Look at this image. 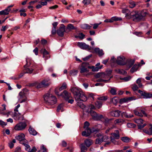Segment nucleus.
Masks as SVG:
<instances>
[{
    "label": "nucleus",
    "instance_id": "nucleus-1",
    "mask_svg": "<svg viewBox=\"0 0 152 152\" xmlns=\"http://www.w3.org/2000/svg\"><path fill=\"white\" fill-rule=\"evenodd\" d=\"M71 91L74 95L76 101H86L87 98L82 90L77 87H73L71 89Z\"/></svg>",
    "mask_w": 152,
    "mask_h": 152
},
{
    "label": "nucleus",
    "instance_id": "nucleus-2",
    "mask_svg": "<svg viewBox=\"0 0 152 152\" xmlns=\"http://www.w3.org/2000/svg\"><path fill=\"white\" fill-rule=\"evenodd\" d=\"M44 98L46 104L48 105H54L57 101L55 96L49 93L45 94L44 96Z\"/></svg>",
    "mask_w": 152,
    "mask_h": 152
},
{
    "label": "nucleus",
    "instance_id": "nucleus-3",
    "mask_svg": "<svg viewBox=\"0 0 152 152\" xmlns=\"http://www.w3.org/2000/svg\"><path fill=\"white\" fill-rule=\"evenodd\" d=\"M137 11H132L131 12H129L127 14H126L125 17L127 19L132 18L133 20L135 22H138L137 20Z\"/></svg>",
    "mask_w": 152,
    "mask_h": 152
},
{
    "label": "nucleus",
    "instance_id": "nucleus-4",
    "mask_svg": "<svg viewBox=\"0 0 152 152\" xmlns=\"http://www.w3.org/2000/svg\"><path fill=\"white\" fill-rule=\"evenodd\" d=\"M51 83V82L49 79L44 80L39 83H38L37 82L36 83L35 86L37 88H40L43 87L48 86Z\"/></svg>",
    "mask_w": 152,
    "mask_h": 152
},
{
    "label": "nucleus",
    "instance_id": "nucleus-5",
    "mask_svg": "<svg viewBox=\"0 0 152 152\" xmlns=\"http://www.w3.org/2000/svg\"><path fill=\"white\" fill-rule=\"evenodd\" d=\"M148 14V11L146 10H144L140 11H137V20L139 21L142 20L143 18Z\"/></svg>",
    "mask_w": 152,
    "mask_h": 152
},
{
    "label": "nucleus",
    "instance_id": "nucleus-6",
    "mask_svg": "<svg viewBox=\"0 0 152 152\" xmlns=\"http://www.w3.org/2000/svg\"><path fill=\"white\" fill-rule=\"evenodd\" d=\"M26 64L24 65L25 69L24 71L25 73L31 74L34 70V68L32 66H30L29 64L27 62V59H26Z\"/></svg>",
    "mask_w": 152,
    "mask_h": 152
},
{
    "label": "nucleus",
    "instance_id": "nucleus-7",
    "mask_svg": "<svg viewBox=\"0 0 152 152\" xmlns=\"http://www.w3.org/2000/svg\"><path fill=\"white\" fill-rule=\"evenodd\" d=\"M27 124L25 122H21L17 124L15 127V129L17 131L21 130L24 129Z\"/></svg>",
    "mask_w": 152,
    "mask_h": 152
},
{
    "label": "nucleus",
    "instance_id": "nucleus-8",
    "mask_svg": "<svg viewBox=\"0 0 152 152\" xmlns=\"http://www.w3.org/2000/svg\"><path fill=\"white\" fill-rule=\"evenodd\" d=\"M90 114L93 119L95 120H100L103 118L102 115L97 114L96 112L92 110L90 111Z\"/></svg>",
    "mask_w": 152,
    "mask_h": 152
},
{
    "label": "nucleus",
    "instance_id": "nucleus-9",
    "mask_svg": "<svg viewBox=\"0 0 152 152\" xmlns=\"http://www.w3.org/2000/svg\"><path fill=\"white\" fill-rule=\"evenodd\" d=\"M65 31V26L64 24H62L59 29L57 30V33L59 36L63 37L64 35Z\"/></svg>",
    "mask_w": 152,
    "mask_h": 152
},
{
    "label": "nucleus",
    "instance_id": "nucleus-10",
    "mask_svg": "<svg viewBox=\"0 0 152 152\" xmlns=\"http://www.w3.org/2000/svg\"><path fill=\"white\" fill-rule=\"evenodd\" d=\"M77 45L80 48L83 49L91 50V48L85 43L78 42Z\"/></svg>",
    "mask_w": 152,
    "mask_h": 152
},
{
    "label": "nucleus",
    "instance_id": "nucleus-11",
    "mask_svg": "<svg viewBox=\"0 0 152 152\" xmlns=\"http://www.w3.org/2000/svg\"><path fill=\"white\" fill-rule=\"evenodd\" d=\"M25 135L23 134H21L18 136H16L15 138L19 141L20 143L22 144L25 141V140H26L25 139Z\"/></svg>",
    "mask_w": 152,
    "mask_h": 152
},
{
    "label": "nucleus",
    "instance_id": "nucleus-12",
    "mask_svg": "<svg viewBox=\"0 0 152 152\" xmlns=\"http://www.w3.org/2000/svg\"><path fill=\"white\" fill-rule=\"evenodd\" d=\"M60 95L64 97L66 100L72 98L70 94L68 93L65 90L61 93Z\"/></svg>",
    "mask_w": 152,
    "mask_h": 152
},
{
    "label": "nucleus",
    "instance_id": "nucleus-13",
    "mask_svg": "<svg viewBox=\"0 0 152 152\" xmlns=\"http://www.w3.org/2000/svg\"><path fill=\"white\" fill-rule=\"evenodd\" d=\"M125 58L124 56H119L117 57V60L116 61L117 64L120 65H124L125 64Z\"/></svg>",
    "mask_w": 152,
    "mask_h": 152
},
{
    "label": "nucleus",
    "instance_id": "nucleus-14",
    "mask_svg": "<svg viewBox=\"0 0 152 152\" xmlns=\"http://www.w3.org/2000/svg\"><path fill=\"white\" fill-rule=\"evenodd\" d=\"M88 65V63L86 62H83L82 63L81 68L80 69V72L81 73L87 72L86 67Z\"/></svg>",
    "mask_w": 152,
    "mask_h": 152
},
{
    "label": "nucleus",
    "instance_id": "nucleus-15",
    "mask_svg": "<svg viewBox=\"0 0 152 152\" xmlns=\"http://www.w3.org/2000/svg\"><path fill=\"white\" fill-rule=\"evenodd\" d=\"M100 65V63H97L95 66H92L91 67V68L92 69V70L93 72H97L99 71V70L101 69L102 67H103L102 65H101V66H99Z\"/></svg>",
    "mask_w": 152,
    "mask_h": 152
},
{
    "label": "nucleus",
    "instance_id": "nucleus-16",
    "mask_svg": "<svg viewBox=\"0 0 152 152\" xmlns=\"http://www.w3.org/2000/svg\"><path fill=\"white\" fill-rule=\"evenodd\" d=\"M120 113V111L118 110H115L112 111L110 112V114L112 116L118 117L119 116Z\"/></svg>",
    "mask_w": 152,
    "mask_h": 152
},
{
    "label": "nucleus",
    "instance_id": "nucleus-17",
    "mask_svg": "<svg viewBox=\"0 0 152 152\" xmlns=\"http://www.w3.org/2000/svg\"><path fill=\"white\" fill-rule=\"evenodd\" d=\"M97 138L95 140V144H100L102 142V140L101 138V134L99 133L96 135Z\"/></svg>",
    "mask_w": 152,
    "mask_h": 152
},
{
    "label": "nucleus",
    "instance_id": "nucleus-18",
    "mask_svg": "<svg viewBox=\"0 0 152 152\" xmlns=\"http://www.w3.org/2000/svg\"><path fill=\"white\" fill-rule=\"evenodd\" d=\"M125 122V120L122 119L118 118L115 120L114 122V124L116 125H121Z\"/></svg>",
    "mask_w": 152,
    "mask_h": 152
},
{
    "label": "nucleus",
    "instance_id": "nucleus-19",
    "mask_svg": "<svg viewBox=\"0 0 152 152\" xmlns=\"http://www.w3.org/2000/svg\"><path fill=\"white\" fill-rule=\"evenodd\" d=\"M2 106L3 107V108L2 109H0V114H2L4 115H7V117H8L10 112H8L6 113H4V111L6 109V105L5 104H2Z\"/></svg>",
    "mask_w": 152,
    "mask_h": 152
},
{
    "label": "nucleus",
    "instance_id": "nucleus-20",
    "mask_svg": "<svg viewBox=\"0 0 152 152\" xmlns=\"http://www.w3.org/2000/svg\"><path fill=\"white\" fill-rule=\"evenodd\" d=\"M115 132V133L111 134L112 136L111 137L114 139H118L120 137L119 131L116 130Z\"/></svg>",
    "mask_w": 152,
    "mask_h": 152
},
{
    "label": "nucleus",
    "instance_id": "nucleus-21",
    "mask_svg": "<svg viewBox=\"0 0 152 152\" xmlns=\"http://www.w3.org/2000/svg\"><path fill=\"white\" fill-rule=\"evenodd\" d=\"M150 127L149 129H145L143 130V131L145 133L149 135H152V124H150Z\"/></svg>",
    "mask_w": 152,
    "mask_h": 152
},
{
    "label": "nucleus",
    "instance_id": "nucleus-22",
    "mask_svg": "<svg viewBox=\"0 0 152 152\" xmlns=\"http://www.w3.org/2000/svg\"><path fill=\"white\" fill-rule=\"evenodd\" d=\"M85 129H86V131L89 134V136L90 135L91 133L98 132L99 130V129L96 128L95 129L94 128H93L91 129L89 128Z\"/></svg>",
    "mask_w": 152,
    "mask_h": 152
},
{
    "label": "nucleus",
    "instance_id": "nucleus-23",
    "mask_svg": "<svg viewBox=\"0 0 152 152\" xmlns=\"http://www.w3.org/2000/svg\"><path fill=\"white\" fill-rule=\"evenodd\" d=\"M41 52L43 53V57L45 58V60H46L50 57L48 56H46L48 54V52L45 49H42L41 50Z\"/></svg>",
    "mask_w": 152,
    "mask_h": 152
},
{
    "label": "nucleus",
    "instance_id": "nucleus-24",
    "mask_svg": "<svg viewBox=\"0 0 152 152\" xmlns=\"http://www.w3.org/2000/svg\"><path fill=\"white\" fill-rule=\"evenodd\" d=\"M10 11V10L9 9L6 8L4 10L0 11V15H8L9 14Z\"/></svg>",
    "mask_w": 152,
    "mask_h": 152
},
{
    "label": "nucleus",
    "instance_id": "nucleus-25",
    "mask_svg": "<svg viewBox=\"0 0 152 152\" xmlns=\"http://www.w3.org/2000/svg\"><path fill=\"white\" fill-rule=\"evenodd\" d=\"M30 134L33 135H36L37 134V132L31 126L29 127V129L28 130Z\"/></svg>",
    "mask_w": 152,
    "mask_h": 152
},
{
    "label": "nucleus",
    "instance_id": "nucleus-26",
    "mask_svg": "<svg viewBox=\"0 0 152 152\" xmlns=\"http://www.w3.org/2000/svg\"><path fill=\"white\" fill-rule=\"evenodd\" d=\"M20 114L18 112V111H14L13 114V117L16 120H19L20 118Z\"/></svg>",
    "mask_w": 152,
    "mask_h": 152
},
{
    "label": "nucleus",
    "instance_id": "nucleus-27",
    "mask_svg": "<svg viewBox=\"0 0 152 152\" xmlns=\"http://www.w3.org/2000/svg\"><path fill=\"white\" fill-rule=\"evenodd\" d=\"M84 144L87 147H88L92 144V140L90 139H86L84 141Z\"/></svg>",
    "mask_w": 152,
    "mask_h": 152
},
{
    "label": "nucleus",
    "instance_id": "nucleus-28",
    "mask_svg": "<svg viewBox=\"0 0 152 152\" xmlns=\"http://www.w3.org/2000/svg\"><path fill=\"white\" fill-rule=\"evenodd\" d=\"M112 71L111 70L109 69L107 70H106L104 74H106L105 76H108V77H110V78L108 80L109 81L111 78H112L113 77L112 76H111V73L112 72Z\"/></svg>",
    "mask_w": 152,
    "mask_h": 152
},
{
    "label": "nucleus",
    "instance_id": "nucleus-29",
    "mask_svg": "<svg viewBox=\"0 0 152 152\" xmlns=\"http://www.w3.org/2000/svg\"><path fill=\"white\" fill-rule=\"evenodd\" d=\"M139 110V108H137L135 109V110H134V114L137 115L139 116H142V113L140 112V111Z\"/></svg>",
    "mask_w": 152,
    "mask_h": 152
},
{
    "label": "nucleus",
    "instance_id": "nucleus-30",
    "mask_svg": "<svg viewBox=\"0 0 152 152\" xmlns=\"http://www.w3.org/2000/svg\"><path fill=\"white\" fill-rule=\"evenodd\" d=\"M95 51L98 53L100 56L103 55L104 53L102 50H100L99 48H96L94 49Z\"/></svg>",
    "mask_w": 152,
    "mask_h": 152
},
{
    "label": "nucleus",
    "instance_id": "nucleus-31",
    "mask_svg": "<svg viewBox=\"0 0 152 152\" xmlns=\"http://www.w3.org/2000/svg\"><path fill=\"white\" fill-rule=\"evenodd\" d=\"M142 96L144 99L151 98H152V94L145 92Z\"/></svg>",
    "mask_w": 152,
    "mask_h": 152
},
{
    "label": "nucleus",
    "instance_id": "nucleus-32",
    "mask_svg": "<svg viewBox=\"0 0 152 152\" xmlns=\"http://www.w3.org/2000/svg\"><path fill=\"white\" fill-rule=\"evenodd\" d=\"M140 65V64H139L137 65L136 64H135V65H134L133 67L131 69V72H132L133 73L135 71H136L137 70L138 68Z\"/></svg>",
    "mask_w": 152,
    "mask_h": 152
},
{
    "label": "nucleus",
    "instance_id": "nucleus-33",
    "mask_svg": "<svg viewBox=\"0 0 152 152\" xmlns=\"http://www.w3.org/2000/svg\"><path fill=\"white\" fill-rule=\"evenodd\" d=\"M110 23L113 22L114 21H118L122 20V18H118L116 16L112 17L110 19Z\"/></svg>",
    "mask_w": 152,
    "mask_h": 152
},
{
    "label": "nucleus",
    "instance_id": "nucleus-34",
    "mask_svg": "<svg viewBox=\"0 0 152 152\" xmlns=\"http://www.w3.org/2000/svg\"><path fill=\"white\" fill-rule=\"evenodd\" d=\"M133 99L132 97H128L121 99L120 100L121 103L126 102L128 101L132 100Z\"/></svg>",
    "mask_w": 152,
    "mask_h": 152
},
{
    "label": "nucleus",
    "instance_id": "nucleus-35",
    "mask_svg": "<svg viewBox=\"0 0 152 152\" xmlns=\"http://www.w3.org/2000/svg\"><path fill=\"white\" fill-rule=\"evenodd\" d=\"M22 144L25 147V149L27 151H29L30 149V147L29 145L28 144V142L27 140H25V141Z\"/></svg>",
    "mask_w": 152,
    "mask_h": 152
},
{
    "label": "nucleus",
    "instance_id": "nucleus-36",
    "mask_svg": "<svg viewBox=\"0 0 152 152\" xmlns=\"http://www.w3.org/2000/svg\"><path fill=\"white\" fill-rule=\"evenodd\" d=\"M134 121L137 124L140 125L143 123V121L141 118H139L138 119H134Z\"/></svg>",
    "mask_w": 152,
    "mask_h": 152
},
{
    "label": "nucleus",
    "instance_id": "nucleus-37",
    "mask_svg": "<svg viewBox=\"0 0 152 152\" xmlns=\"http://www.w3.org/2000/svg\"><path fill=\"white\" fill-rule=\"evenodd\" d=\"M118 98L116 97H115L112 99L111 101L112 103L115 105H116L119 101Z\"/></svg>",
    "mask_w": 152,
    "mask_h": 152
},
{
    "label": "nucleus",
    "instance_id": "nucleus-38",
    "mask_svg": "<svg viewBox=\"0 0 152 152\" xmlns=\"http://www.w3.org/2000/svg\"><path fill=\"white\" fill-rule=\"evenodd\" d=\"M81 27L84 29H89L91 28V26L88 24H85L82 25Z\"/></svg>",
    "mask_w": 152,
    "mask_h": 152
},
{
    "label": "nucleus",
    "instance_id": "nucleus-39",
    "mask_svg": "<svg viewBox=\"0 0 152 152\" xmlns=\"http://www.w3.org/2000/svg\"><path fill=\"white\" fill-rule=\"evenodd\" d=\"M129 3L130 4L129 6L131 8H134L136 5L135 2L132 0H129Z\"/></svg>",
    "mask_w": 152,
    "mask_h": 152
},
{
    "label": "nucleus",
    "instance_id": "nucleus-40",
    "mask_svg": "<svg viewBox=\"0 0 152 152\" xmlns=\"http://www.w3.org/2000/svg\"><path fill=\"white\" fill-rule=\"evenodd\" d=\"M80 101H76L77 102V104L80 107L83 109L85 108L86 106L82 102H80Z\"/></svg>",
    "mask_w": 152,
    "mask_h": 152
},
{
    "label": "nucleus",
    "instance_id": "nucleus-41",
    "mask_svg": "<svg viewBox=\"0 0 152 152\" xmlns=\"http://www.w3.org/2000/svg\"><path fill=\"white\" fill-rule=\"evenodd\" d=\"M78 73L77 70L74 69L71 70L69 72V74L71 76H74L76 75Z\"/></svg>",
    "mask_w": 152,
    "mask_h": 152
},
{
    "label": "nucleus",
    "instance_id": "nucleus-42",
    "mask_svg": "<svg viewBox=\"0 0 152 152\" xmlns=\"http://www.w3.org/2000/svg\"><path fill=\"white\" fill-rule=\"evenodd\" d=\"M121 115L122 117H125L127 118H130L133 117L132 115H128L126 112H123L121 113Z\"/></svg>",
    "mask_w": 152,
    "mask_h": 152
},
{
    "label": "nucleus",
    "instance_id": "nucleus-43",
    "mask_svg": "<svg viewBox=\"0 0 152 152\" xmlns=\"http://www.w3.org/2000/svg\"><path fill=\"white\" fill-rule=\"evenodd\" d=\"M96 106L98 108H100L102 105V102L101 101H97L95 104Z\"/></svg>",
    "mask_w": 152,
    "mask_h": 152
},
{
    "label": "nucleus",
    "instance_id": "nucleus-44",
    "mask_svg": "<svg viewBox=\"0 0 152 152\" xmlns=\"http://www.w3.org/2000/svg\"><path fill=\"white\" fill-rule=\"evenodd\" d=\"M101 138L102 140V142H107L109 139L108 136L106 135H103L102 134H101Z\"/></svg>",
    "mask_w": 152,
    "mask_h": 152
},
{
    "label": "nucleus",
    "instance_id": "nucleus-45",
    "mask_svg": "<svg viewBox=\"0 0 152 152\" xmlns=\"http://www.w3.org/2000/svg\"><path fill=\"white\" fill-rule=\"evenodd\" d=\"M121 140L124 142H129L130 139L129 137H122Z\"/></svg>",
    "mask_w": 152,
    "mask_h": 152
},
{
    "label": "nucleus",
    "instance_id": "nucleus-46",
    "mask_svg": "<svg viewBox=\"0 0 152 152\" xmlns=\"http://www.w3.org/2000/svg\"><path fill=\"white\" fill-rule=\"evenodd\" d=\"M67 87V85L66 83H63L62 86L59 87V90L60 91H61L62 90L65 89Z\"/></svg>",
    "mask_w": 152,
    "mask_h": 152
},
{
    "label": "nucleus",
    "instance_id": "nucleus-47",
    "mask_svg": "<svg viewBox=\"0 0 152 152\" xmlns=\"http://www.w3.org/2000/svg\"><path fill=\"white\" fill-rule=\"evenodd\" d=\"M85 37V35L82 33H80L78 35H75V37L76 38H79L80 39H83Z\"/></svg>",
    "mask_w": 152,
    "mask_h": 152
},
{
    "label": "nucleus",
    "instance_id": "nucleus-48",
    "mask_svg": "<svg viewBox=\"0 0 152 152\" xmlns=\"http://www.w3.org/2000/svg\"><path fill=\"white\" fill-rule=\"evenodd\" d=\"M131 77L130 76H129L126 77L121 78L120 79L126 82L130 80L131 79Z\"/></svg>",
    "mask_w": 152,
    "mask_h": 152
},
{
    "label": "nucleus",
    "instance_id": "nucleus-49",
    "mask_svg": "<svg viewBox=\"0 0 152 152\" xmlns=\"http://www.w3.org/2000/svg\"><path fill=\"white\" fill-rule=\"evenodd\" d=\"M84 143H82L80 145V148L81 151H84L87 150V148L85 146Z\"/></svg>",
    "mask_w": 152,
    "mask_h": 152
},
{
    "label": "nucleus",
    "instance_id": "nucleus-50",
    "mask_svg": "<svg viewBox=\"0 0 152 152\" xmlns=\"http://www.w3.org/2000/svg\"><path fill=\"white\" fill-rule=\"evenodd\" d=\"M19 99L24 98L25 97V94L23 91H20L19 94Z\"/></svg>",
    "mask_w": 152,
    "mask_h": 152
},
{
    "label": "nucleus",
    "instance_id": "nucleus-51",
    "mask_svg": "<svg viewBox=\"0 0 152 152\" xmlns=\"http://www.w3.org/2000/svg\"><path fill=\"white\" fill-rule=\"evenodd\" d=\"M82 3L84 5H87L91 3L90 0H83Z\"/></svg>",
    "mask_w": 152,
    "mask_h": 152
},
{
    "label": "nucleus",
    "instance_id": "nucleus-52",
    "mask_svg": "<svg viewBox=\"0 0 152 152\" xmlns=\"http://www.w3.org/2000/svg\"><path fill=\"white\" fill-rule=\"evenodd\" d=\"M136 83L138 84L139 87L141 88L142 85L141 83V81L140 78H138L136 81Z\"/></svg>",
    "mask_w": 152,
    "mask_h": 152
},
{
    "label": "nucleus",
    "instance_id": "nucleus-53",
    "mask_svg": "<svg viewBox=\"0 0 152 152\" xmlns=\"http://www.w3.org/2000/svg\"><path fill=\"white\" fill-rule=\"evenodd\" d=\"M64 106L63 104H59L57 110L58 112H59L60 110H61V112L62 111V109Z\"/></svg>",
    "mask_w": 152,
    "mask_h": 152
},
{
    "label": "nucleus",
    "instance_id": "nucleus-54",
    "mask_svg": "<svg viewBox=\"0 0 152 152\" xmlns=\"http://www.w3.org/2000/svg\"><path fill=\"white\" fill-rule=\"evenodd\" d=\"M110 92L113 95H115L116 94V90L113 88H112Z\"/></svg>",
    "mask_w": 152,
    "mask_h": 152
},
{
    "label": "nucleus",
    "instance_id": "nucleus-55",
    "mask_svg": "<svg viewBox=\"0 0 152 152\" xmlns=\"http://www.w3.org/2000/svg\"><path fill=\"white\" fill-rule=\"evenodd\" d=\"M102 23L101 22H100L98 23H95L94 24H91V25L93 26V28L94 29H96L97 28L99 25Z\"/></svg>",
    "mask_w": 152,
    "mask_h": 152
},
{
    "label": "nucleus",
    "instance_id": "nucleus-56",
    "mask_svg": "<svg viewBox=\"0 0 152 152\" xmlns=\"http://www.w3.org/2000/svg\"><path fill=\"white\" fill-rule=\"evenodd\" d=\"M40 150L41 151H42V152H47V149L44 145H42L41 146Z\"/></svg>",
    "mask_w": 152,
    "mask_h": 152
},
{
    "label": "nucleus",
    "instance_id": "nucleus-57",
    "mask_svg": "<svg viewBox=\"0 0 152 152\" xmlns=\"http://www.w3.org/2000/svg\"><path fill=\"white\" fill-rule=\"evenodd\" d=\"M127 126L129 128H134L136 125L133 124L128 123L127 124Z\"/></svg>",
    "mask_w": 152,
    "mask_h": 152
},
{
    "label": "nucleus",
    "instance_id": "nucleus-58",
    "mask_svg": "<svg viewBox=\"0 0 152 152\" xmlns=\"http://www.w3.org/2000/svg\"><path fill=\"white\" fill-rule=\"evenodd\" d=\"M116 71L118 73L120 74H124L126 73V72L123 69H118L116 70Z\"/></svg>",
    "mask_w": 152,
    "mask_h": 152
},
{
    "label": "nucleus",
    "instance_id": "nucleus-59",
    "mask_svg": "<svg viewBox=\"0 0 152 152\" xmlns=\"http://www.w3.org/2000/svg\"><path fill=\"white\" fill-rule=\"evenodd\" d=\"M67 28L69 30L74 29L75 28L73 25L71 24H69L67 26Z\"/></svg>",
    "mask_w": 152,
    "mask_h": 152
},
{
    "label": "nucleus",
    "instance_id": "nucleus-60",
    "mask_svg": "<svg viewBox=\"0 0 152 152\" xmlns=\"http://www.w3.org/2000/svg\"><path fill=\"white\" fill-rule=\"evenodd\" d=\"M98 99L101 101H105L107 99V97L103 96L98 98Z\"/></svg>",
    "mask_w": 152,
    "mask_h": 152
},
{
    "label": "nucleus",
    "instance_id": "nucleus-61",
    "mask_svg": "<svg viewBox=\"0 0 152 152\" xmlns=\"http://www.w3.org/2000/svg\"><path fill=\"white\" fill-rule=\"evenodd\" d=\"M89 124V123L88 122L86 121L84 123V128L85 129H87L88 128V126Z\"/></svg>",
    "mask_w": 152,
    "mask_h": 152
},
{
    "label": "nucleus",
    "instance_id": "nucleus-62",
    "mask_svg": "<svg viewBox=\"0 0 152 152\" xmlns=\"http://www.w3.org/2000/svg\"><path fill=\"white\" fill-rule=\"evenodd\" d=\"M129 10L128 9L124 8L122 10V12L123 13H125L126 14H127L129 12Z\"/></svg>",
    "mask_w": 152,
    "mask_h": 152
},
{
    "label": "nucleus",
    "instance_id": "nucleus-63",
    "mask_svg": "<svg viewBox=\"0 0 152 152\" xmlns=\"http://www.w3.org/2000/svg\"><path fill=\"white\" fill-rule=\"evenodd\" d=\"M82 135L83 136L87 137L89 136V134L86 131H85L82 132Z\"/></svg>",
    "mask_w": 152,
    "mask_h": 152
},
{
    "label": "nucleus",
    "instance_id": "nucleus-64",
    "mask_svg": "<svg viewBox=\"0 0 152 152\" xmlns=\"http://www.w3.org/2000/svg\"><path fill=\"white\" fill-rule=\"evenodd\" d=\"M134 60H131L129 61V66L130 67H131L132 65L134 64Z\"/></svg>",
    "mask_w": 152,
    "mask_h": 152
}]
</instances>
